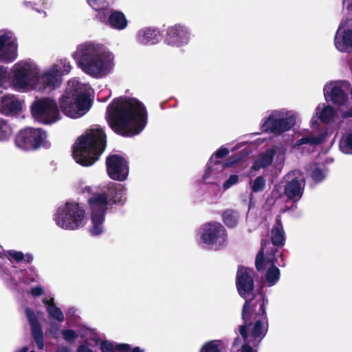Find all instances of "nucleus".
I'll use <instances>...</instances> for the list:
<instances>
[{"label": "nucleus", "instance_id": "obj_1", "mask_svg": "<svg viewBox=\"0 0 352 352\" xmlns=\"http://www.w3.org/2000/svg\"><path fill=\"white\" fill-rule=\"evenodd\" d=\"M106 119L114 133L132 137L144 129L147 111L144 104L135 98H116L107 108Z\"/></svg>", "mask_w": 352, "mask_h": 352}, {"label": "nucleus", "instance_id": "obj_2", "mask_svg": "<svg viewBox=\"0 0 352 352\" xmlns=\"http://www.w3.org/2000/svg\"><path fill=\"white\" fill-rule=\"evenodd\" d=\"M107 146V135L102 128L90 129L78 137L72 146L76 162L90 166L97 162Z\"/></svg>", "mask_w": 352, "mask_h": 352}, {"label": "nucleus", "instance_id": "obj_3", "mask_svg": "<svg viewBox=\"0 0 352 352\" xmlns=\"http://www.w3.org/2000/svg\"><path fill=\"white\" fill-rule=\"evenodd\" d=\"M73 56L77 59L79 67L93 77L106 75L113 65L110 54L101 52L98 45L91 43L80 45Z\"/></svg>", "mask_w": 352, "mask_h": 352}, {"label": "nucleus", "instance_id": "obj_4", "mask_svg": "<svg viewBox=\"0 0 352 352\" xmlns=\"http://www.w3.org/2000/svg\"><path fill=\"white\" fill-rule=\"evenodd\" d=\"M262 289L261 287L251 298L246 299L243 306L241 318L243 324L239 327V331L245 341L248 337V328L253 324L254 320L267 317L266 305L268 298Z\"/></svg>", "mask_w": 352, "mask_h": 352}, {"label": "nucleus", "instance_id": "obj_5", "mask_svg": "<svg viewBox=\"0 0 352 352\" xmlns=\"http://www.w3.org/2000/svg\"><path fill=\"white\" fill-rule=\"evenodd\" d=\"M54 220L56 224L64 229L77 230L85 223V210L78 203L67 202L58 207Z\"/></svg>", "mask_w": 352, "mask_h": 352}, {"label": "nucleus", "instance_id": "obj_6", "mask_svg": "<svg viewBox=\"0 0 352 352\" xmlns=\"http://www.w3.org/2000/svg\"><path fill=\"white\" fill-rule=\"evenodd\" d=\"M47 138V131L41 128L25 127L16 134L14 144L23 151H36L50 146Z\"/></svg>", "mask_w": 352, "mask_h": 352}, {"label": "nucleus", "instance_id": "obj_7", "mask_svg": "<svg viewBox=\"0 0 352 352\" xmlns=\"http://www.w3.org/2000/svg\"><path fill=\"white\" fill-rule=\"evenodd\" d=\"M88 205L91 210V220L93 226L90 228L89 232L91 235L100 234L103 231V223L108 210L109 201L105 192L94 193L87 200Z\"/></svg>", "mask_w": 352, "mask_h": 352}, {"label": "nucleus", "instance_id": "obj_8", "mask_svg": "<svg viewBox=\"0 0 352 352\" xmlns=\"http://www.w3.org/2000/svg\"><path fill=\"white\" fill-rule=\"evenodd\" d=\"M32 116L39 122L50 124L60 118V111L56 100L50 98H41L31 105Z\"/></svg>", "mask_w": 352, "mask_h": 352}, {"label": "nucleus", "instance_id": "obj_9", "mask_svg": "<svg viewBox=\"0 0 352 352\" xmlns=\"http://www.w3.org/2000/svg\"><path fill=\"white\" fill-rule=\"evenodd\" d=\"M201 238L205 244L220 248L226 241L228 234L221 223L212 221L203 226Z\"/></svg>", "mask_w": 352, "mask_h": 352}, {"label": "nucleus", "instance_id": "obj_10", "mask_svg": "<svg viewBox=\"0 0 352 352\" xmlns=\"http://www.w3.org/2000/svg\"><path fill=\"white\" fill-rule=\"evenodd\" d=\"M106 168L108 176L113 180L123 182L127 179L129 173V163L122 155L111 154L106 158Z\"/></svg>", "mask_w": 352, "mask_h": 352}, {"label": "nucleus", "instance_id": "obj_11", "mask_svg": "<svg viewBox=\"0 0 352 352\" xmlns=\"http://www.w3.org/2000/svg\"><path fill=\"white\" fill-rule=\"evenodd\" d=\"M37 73L28 62H19L14 65L12 85L18 89H25L34 80Z\"/></svg>", "mask_w": 352, "mask_h": 352}, {"label": "nucleus", "instance_id": "obj_12", "mask_svg": "<svg viewBox=\"0 0 352 352\" xmlns=\"http://www.w3.org/2000/svg\"><path fill=\"white\" fill-rule=\"evenodd\" d=\"M295 124L296 118L294 116L274 118L272 115H270L263 119L261 128L263 133L270 132L274 134H281L290 130Z\"/></svg>", "mask_w": 352, "mask_h": 352}, {"label": "nucleus", "instance_id": "obj_13", "mask_svg": "<svg viewBox=\"0 0 352 352\" xmlns=\"http://www.w3.org/2000/svg\"><path fill=\"white\" fill-rule=\"evenodd\" d=\"M254 272L252 269L239 265L236 275V287L241 297L245 299L254 289Z\"/></svg>", "mask_w": 352, "mask_h": 352}, {"label": "nucleus", "instance_id": "obj_14", "mask_svg": "<svg viewBox=\"0 0 352 352\" xmlns=\"http://www.w3.org/2000/svg\"><path fill=\"white\" fill-rule=\"evenodd\" d=\"M278 248L274 246L267 239L261 240V248L255 259V267L258 272L264 270L269 263H277L276 253Z\"/></svg>", "mask_w": 352, "mask_h": 352}, {"label": "nucleus", "instance_id": "obj_15", "mask_svg": "<svg viewBox=\"0 0 352 352\" xmlns=\"http://www.w3.org/2000/svg\"><path fill=\"white\" fill-rule=\"evenodd\" d=\"M74 82H68V87L59 98V111L68 117L76 118L75 97L74 91Z\"/></svg>", "mask_w": 352, "mask_h": 352}, {"label": "nucleus", "instance_id": "obj_16", "mask_svg": "<svg viewBox=\"0 0 352 352\" xmlns=\"http://www.w3.org/2000/svg\"><path fill=\"white\" fill-rule=\"evenodd\" d=\"M189 36L187 29L179 24L170 26L166 30L165 43L172 46H181L186 44Z\"/></svg>", "mask_w": 352, "mask_h": 352}, {"label": "nucleus", "instance_id": "obj_17", "mask_svg": "<svg viewBox=\"0 0 352 352\" xmlns=\"http://www.w3.org/2000/svg\"><path fill=\"white\" fill-rule=\"evenodd\" d=\"M239 161L240 157L234 158L232 157H229L225 162L210 159L206 164L203 179H207L211 176L216 177L224 169L232 166Z\"/></svg>", "mask_w": 352, "mask_h": 352}, {"label": "nucleus", "instance_id": "obj_18", "mask_svg": "<svg viewBox=\"0 0 352 352\" xmlns=\"http://www.w3.org/2000/svg\"><path fill=\"white\" fill-rule=\"evenodd\" d=\"M25 314L29 324H30L31 333L36 342V346L39 350H43L44 348V335L41 324L34 311L30 308L28 307L25 309Z\"/></svg>", "mask_w": 352, "mask_h": 352}, {"label": "nucleus", "instance_id": "obj_19", "mask_svg": "<svg viewBox=\"0 0 352 352\" xmlns=\"http://www.w3.org/2000/svg\"><path fill=\"white\" fill-rule=\"evenodd\" d=\"M107 199L111 205L123 206L126 200V188L118 183L110 182L107 186Z\"/></svg>", "mask_w": 352, "mask_h": 352}, {"label": "nucleus", "instance_id": "obj_20", "mask_svg": "<svg viewBox=\"0 0 352 352\" xmlns=\"http://www.w3.org/2000/svg\"><path fill=\"white\" fill-rule=\"evenodd\" d=\"M327 88L324 89V94L326 100L331 101L333 104L342 106L346 104L348 101V95L340 87V86L336 84H330Z\"/></svg>", "mask_w": 352, "mask_h": 352}, {"label": "nucleus", "instance_id": "obj_21", "mask_svg": "<svg viewBox=\"0 0 352 352\" xmlns=\"http://www.w3.org/2000/svg\"><path fill=\"white\" fill-rule=\"evenodd\" d=\"M22 109L21 103L14 95H4L0 100V113L5 116L16 114Z\"/></svg>", "mask_w": 352, "mask_h": 352}, {"label": "nucleus", "instance_id": "obj_22", "mask_svg": "<svg viewBox=\"0 0 352 352\" xmlns=\"http://www.w3.org/2000/svg\"><path fill=\"white\" fill-rule=\"evenodd\" d=\"M60 69H58V65L52 67L49 71L43 73L38 78L44 88L55 89L58 87L61 83Z\"/></svg>", "mask_w": 352, "mask_h": 352}, {"label": "nucleus", "instance_id": "obj_23", "mask_svg": "<svg viewBox=\"0 0 352 352\" xmlns=\"http://www.w3.org/2000/svg\"><path fill=\"white\" fill-rule=\"evenodd\" d=\"M75 97V108L76 110V117L82 116L87 112L91 105L90 98L87 94L80 90L74 86Z\"/></svg>", "mask_w": 352, "mask_h": 352}, {"label": "nucleus", "instance_id": "obj_24", "mask_svg": "<svg viewBox=\"0 0 352 352\" xmlns=\"http://www.w3.org/2000/svg\"><path fill=\"white\" fill-rule=\"evenodd\" d=\"M162 38V34L157 28L147 27L139 30L138 40L140 43L147 44L157 43Z\"/></svg>", "mask_w": 352, "mask_h": 352}, {"label": "nucleus", "instance_id": "obj_25", "mask_svg": "<svg viewBox=\"0 0 352 352\" xmlns=\"http://www.w3.org/2000/svg\"><path fill=\"white\" fill-rule=\"evenodd\" d=\"M251 327H252L250 332L251 337L254 340H258L260 342L268 331V318L254 319Z\"/></svg>", "mask_w": 352, "mask_h": 352}, {"label": "nucleus", "instance_id": "obj_26", "mask_svg": "<svg viewBox=\"0 0 352 352\" xmlns=\"http://www.w3.org/2000/svg\"><path fill=\"white\" fill-rule=\"evenodd\" d=\"M107 24L113 29L122 30L126 28L128 21L122 12L112 10L108 16Z\"/></svg>", "mask_w": 352, "mask_h": 352}, {"label": "nucleus", "instance_id": "obj_27", "mask_svg": "<svg viewBox=\"0 0 352 352\" xmlns=\"http://www.w3.org/2000/svg\"><path fill=\"white\" fill-rule=\"evenodd\" d=\"M285 195L289 199H299L303 193L299 179L297 177L293 178L286 183L284 189Z\"/></svg>", "mask_w": 352, "mask_h": 352}, {"label": "nucleus", "instance_id": "obj_28", "mask_svg": "<svg viewBox=\"0 0 352 352\" xmlns=\"http://www.w3.org/2000/svg\"><path fill=\"white\" fill-rule=\"evenodd\" d=\"M18 45L16 41H10L3 50L0 52V62L10 63L14 61L18 56Z\"/></svg>", "mask_w": 352, "mask_h": 352}, {"label": "nucleus", "instance_id": "obj_29", "mask_svg": "<svg viewBox=\"0 0 352 352\" xmlns=\"http://www.w3.org/2000/svg\"><path fill=\"white\" fill-rule=\"evenodd\" d=\"M275 155V151L272 148L267 149L265 152L259 155L252 165V168L254 170H258L270 166L273 162Z\"/></svg>", "mask_w": 352, "mask_h": 352}, {"label": "nucleus", "instance_id": "obj_30", "mask_svg": "<svg viewBox=\"0 0 352 352\" xmlns=\"http://www.w3.org/2000/svg\"><path fill=\"white\" fill-rule=\"evenodd\" d=\"M335 45L336 48L342 52H344L349 49H352V29L344 30L341 41H338L336 37Z\"/></svg>", "mask_w": 352, "mask_h": 352}, {"label": "nucleus", "instance_id": "obj_31", "mask_svg": "<svg viewBox=\"0 0 352 352\" xmlns=\"http://www.w3.org/2000/svg\"><path fill=\"white\" fill-rule=\"evenodd\" d=\"M239 220V212L232 208L226 209L222 212V221L228 228H235Z\"/></svg>", "mask_w": 352, "mask_h": 352}, {"label": "nucleus", "instance_id": "obj_32", "mask_svg": "<svg viewBox=\"0 0 352 352\" xmlns=\"http://www.w3.org/2000/svg\"><path fill=\"white\" fill-rule=\"evenodd\" d=\"M276 264V263H269L270 267L265 274V279L270 287L276 285L280 279V272Z\"/></svg>", "mask_w": 352, "mask_h": 352}, {"label": "nucleus", "instance_id": "obj_33", "mask_svg": "<svg viewBox=\"0 0 352 352\" xmlns=\"http://www.w3.org/2000/svg\"><path fill=\"white\" fill-rule=\"evenodd\" d=\"M13 129L10 122L0 118V142H6L12 136Z\"/></svg>", "mask_w": 352, "mask_h": 352}, {"label": "nucleus", "instance_id": "obj_34", "mask_svg": "<svg viewBox=\"0 0 352 352\" xmlns=\"http://www.w3.org/2000/svg\"><path fill=\"white\" fill-rule=\"evenodd\" d=\"M270 242L274 246L282 247L285 245V232L283 230L272 229Z\"/></svg>", "mask_w": 352, "mask_h": 352}, {"label": "nucleus", "instance_id": "obj_35", "mask_svg": "<svg viewBox=\"0 0 352 352\" xmlns=\"http://www.w3.org/2000/svg\"><path fill=\"white\" fill-rule=\"evenodd\" d=\"M323 141V138L321 135L315 136L313 135L303 136L298 139L296 142V146H301L303 144L309 145H318Z\"/></svg>", "mask_w": 352, "mask_h": 352}, {"label": "nucleus", "instance_id": "obj_36", "mask_svg": "<svg viewBox=\"0 0 352 352\" xmlns=\"http://www.w3.org/2000/svg\"><path fill=\"white\" fill-rule=\"evenodd\" d=\"M340 149L346 154H352V133L347 134L340 141Z\"/></svg>", "mask_w": 352, "mask_h": 352}, {"label": "nucleus", "instance_id": "obj_37", "mask_svg": "<svg viewBox=\"0 0 352 352\" xmlns=\"http://www.w3.org/2000/svg\"><path fill=\"white\" fill-rule=\"evenodd\" d=\"M47 311L53 319H56L60 322L64 321V315L60 308L56 306V305H51L50 307H47Z\"/></svg>", "mask_w": 352, "mask_h": 352}, {"label": "nucleus", "instance_id": "obj_38", "mask_svg": "<svg viewBox=\"0 0 352 352\" xmlns=\"http://www.w3.org/2000/svg\"><path fill=\"white\" fill-rule=\"evenodd\" d=\"M333 116V109L331 106L325 107L320 113L319 118L321 122L328 123Z\"/></svg>", "mask_w": 352, "mask_h": 352}, {"label": "nucleus", "instance_id": "obj_39", "mask_svg": "<svg viewBox=\"0 0 352 352\" xmlns=\"http://www.w3.org/2000/svg\"><path fill=\"white\" fill-rule=\"evenodd\" d=\"M266 185V182L263 176L257 177L253 182L252 190L254 192L263 191Z\"/></svg>", "mask_w": 352, "mask_h": 352}, {"label": "nucleus", "instance_id": "obj_40", "mask_svg": "<svg viewBox=\"0 0 352 352\" xmlns=\"http://www.w3.org/2000/svg\"><path fill=\"white\" fill-rule=\"evenodd\" d=\"M201 352H220V349L216 341L212 340L206 342L202 346Z\"/></svg>", "mask_w": 352, "mask_h": 352}, {"label": "nucleus", "instance_id": "obj_41", "mask_svg": "<svg viewBox=\"0 0 352 352\" xmlns=\"http://www.w3.org/2000/svg\"><path fill=\"white\" fill-rule=\"evenodd\" d=\"M228 153L229 150L226 147L221 146L212 155L210 159L221 160V159L226 157Z\"/></svg>", "mask_w": 352, "mask_h": 352}, {"label": "nucleus", "instance_id": "obj_42", "mask_svg": "<svg viewBox=\"0 0 352 352\" xmlns=\"http://www.w3.org/2000/svg\"><path fill=\"white\" fill-rule=\"evenodd\" d=\"M63 338L67 342H72L78 336V333L73 329H64L61 332Z\"/></svg>", "mask_w": 352, "mask_h": 352}, {"label": "nucleus", "instance_id": "obj_43", "mask_svg": "<svg viewBox=\"0 0 352 352\" xmlns=\"http://www.w3.org/2000/svg\"><path fill=\"white\" fill-rule=\"evenodd\" d=\"M324 177L325 175L323 173V170L319 167H316L311 171V178L316 182H322L324 179Z\"/></svg>", "mask_w": 352, "mask_h": 352}, {"label": "nucleus", "instance_id": "obj_44", "mask_svg": "<svg viewBox=\"0 0 352 352\" xmlns=\"http://www.w3.org/2000/svg\"><path fill=\"white\" fill-rule=\"evenodd\" d=\"M239 182V176L237 175H231L229 178L223 184V188L227 190L232 185L236 184Z\"/></svg>", "mask_w": 352, "mask_h": 352}, {"label": "nucleus", "instance_id": "obj_45", "mask_svg": "<svg viewBox=\"0 0 352 352\" xmlns=\"http://www.w3.org/2000/svg\"><path fill=\"white\" fill-rule=\"evenodd\" d=\"M100 350L102 352H114L115 346L109 340H104L100 344Z\"/></svg>", "mask_w": 352, "mask_h": 352}, {"label": "nucleus", "instance_id": "obj_46", "mask_svg": "<svg viewBox=\"0 0 352 352\" xmlns=\"http://www.w3.org/2000/svg\"><path fill=\"white\" fill-rule=\"evenodd\" d=\"M8 254L17 262H20L25 259V256L22 252L11 250L8 252Z\"/></svg>", "mask_w": 352, "mask_h": 352}, {"label": "nucleus", "instance_id": "obj_47", "mask_svg": "<svg viewBox=\"0 0 352 352\" xmlns=\"http://www.w3.org/2000/svg\"><path fill=\"white\" fill-rule=\"evenodd\" d=\"M63 67H59L58 65V69H61V72H60V75L62 76L63 75L67 74L70 72L72 69V66L69 61H66L65 60L63 62H61Z\"/></svg>", "mask_w": 352, "mask_h": 352}, {"label": "nucleus", "instance_id": "obj_48", "mask_svg": "<svg viewBox=\"0 0 352 352\" xmlns=\"http://www.w3.org/2000/svg\"><path fill=\"white\" fill-rule=\"evenodd\" d=\"M115 349L118 352H130L131 346L129 344H119L115 346Z\"/></svg>", "mask_w": 352, "mask_h": 352}, {"label": "nucleus", "instance_id": "obj_49", "mask_svg": "<svg viewBox=\"0 0 352 352\" xmlns=\"http://www.w3.org/2000/svg\"><path fill=\"white\" fill-rule=\"evenodd\" d=\"M30 294L34 296H39L43 294V289L41 286L32 287Z\"/></svg>", "mask_w": 352, "mask_h": 352}, {"label": "nucleus", "instance_id": "obj_50", "mask_svg": "<svg viewBox=\"0 0 352 352\" xmlns=\"http://www.w3.org/2000/svg\"><path fill=\"white\" fill-rule=\"evenodd\" d=\"M98 17L101 22L106 23V24H107L108 17L105 13V10H101L98 13Z\"/></svg>", "mask_w": 352, "mask_h": 352}, {"label": "nucleus", "instance_id": "obj_51", "mask_svg": "<svg viewBox=\"0 0 352 352\" xmlns=\"http://www.w3.org/2000/svg\"><path fill=\"white\" fill-rule=\"evenodd\" d=\"M272 229L283 230V224L281 223L280 215H277L276 217V225Z\"/></svg>", "mask_w": 352, "mask_h": 352}, {"label": "nucleus", "instance_id": "obj_52", "mask_svg": "<svg viewBox=\"0 0 352 352\" xmlns=\"http://www.w3.org/2000/svg\"><path fill=\"white\" fill-rule=\"evenodd\" d=\"M77 352H93L92 349L85 344H80L77 349Z\"/></svg>", "mask_w": 352, "mask_h": 352}, {"label": "nucleus", "instance_id": "obj_53", "mask_svg": "<svg viewBox=\"0 0 352 352\" xmlns=\"http://www.w3.org/2000/svg\"><path fill=\"white\" fill-rule=\"evenodd\" d=\"M241 352H254L252 347L248 343H245L241 346Z\"/></svg>", "mask_w": 352, "mask_h": 352}, {"label": "nucleus", "instance_id": "obj_54", "mask_svg": "<svg viewBox=\"0 0 352 352\" xmlns=\"http://www.w3.org/2000/svg\"><path fill=\"white\" fill-rule=\"evenodd\" d=\"M43 302L47 305V307H50L51 305H55L53 298H51L50 299L43 298Z\"/></svg>", "mask_w": 352, "mask_h": 352}, {"label": "nucleus", "instance_id": "obj_55", "mask_svg": "<svg viewBox=\"0 0 352 352\" xmlns=\"http://www.w3.org/2000/svg\"><path fill=\"white\" fill-rule=\"evenodd\" d=\"M58 352H71V350L67 346H60L58 349Z\"/></svg>", "mask_w": 352, "mask_h": 352}, {"label": "nucleus", "instance_id": "obj_56", "mask_svg": "<svg viewBox=\"0 0 352 352\" xmlns=\"http://www.w3.org/2000/svg\"><path fill=\"white\" fill-rule=\"evenodd\" d=\"M6 74V69L3 66L0 65V79L5 77Z\"/></svg>", "mask_w": 352, "mask_h": 352}, {"label": "nucleus", "instance_id": "obj_57", "mask_svg": "<svg viewBox=\"0 0 352 352\" xmlns=\"http://www.w3.org/2000/svg\"><path fill=\"white\" fill-rule=\"evenodd\" d=\"M32 261H33V256H32V254H27L25 255V261H26V263H32Z\"/></svg>", "mask_w": 352, "mask_h": 352}, {"label": "nucleus", "instance_id": "obj_58", "mask_svg": "<svg viewBox=\"0 0 352 352\" xmlns=\"http://www.w3.org/2000/svg\"><path fill=\"white\" fill-rule=\"evenodd\" d=\"M342 116L344 118H349V117H351L352 116V111H346V112H344V114L342 115Z\"/></svg>", "mask_w": 352, "mask_h": 352}, {"label": "nucleus", "instance_id": "obj_59", "mask_svg": "<svg viewBox=\"0 0 352 352\" xmlns=\"http://www.w3.org/2000/svg\"><path fill=\"white\" fill-rule=\"evenodd\" d=\"M132 352H143V350L139 346H135L132 349Z\"/></svg>", "mask_w": 352, "mask_h": 352}, {"label": "nucleus", "instance_id": "obj_60", "mask_svg": "<svg viewBox=\"0 0 352 352\" xmlns=\"http://www.w3.org/2000/svg\"><path fill=\"white\" fill-rule=\"evenodd\" d=\"M84 191H86V192H87L90 193V192H91V187H90V186H86V187L85 188V189H84Z\"/></svg>", "mask_w": 352, "mask_h": 352}, {"label": "nucleus", "instance_id": "obj_61", "mask_svg": "<svg viewBox=\"0 0 352 352\" xmlns=\"http://www.w3.org/2000/svg\"><path fill=\"white\" fill-rule=\"evenodd\" d=\"M4 252V250L1 245H0V257H2Z\"/></svg>", "mask_w": 352, "mask_h": 352}, {"label": "nucleus", "instance_id": "obj_62", "mask_svg": "<svg viewBox=\"0 0 352 352\" xmlns=\"http://www.w3.org/2000/svg\"><path fill=\"white\" fill-rule=\"evenodd\" d=\"M238 341H239V338H238V337H236V338L234 339V342H233V346L236 345V344H237Z\"/></svg>", "mask_w": 352, "mask_h": 352}, {"label": "nucleus", "instance_id": "obj_63", "mask_svg": "<svg viewBox=\"0 0 352 352\" xmlns=\"http://www.w3.org/2000/svg\"><path fill=\"white\" fill-rule=\"evenodd\" d=\"M98 0H87V1L89 2V4H91V3H96Z\"/></svg>", "mask_w": 352, "mask_h": 352}, {"label": "nucleus", "instance_id": "obj_64", "mask_svg": "<svg viewBox=\"0 0 352 352\" xmlns=\"http://www.w3.org/2000/svg\"><path fill=\"white\" fill-rule=\"evenodd\" d=\"M343 83H346V84H347V85H349V84H350V83H349V82H346V81H344Z\"/></svg>", "mask_w": 352, "mask_h": 352}]
</instances>
